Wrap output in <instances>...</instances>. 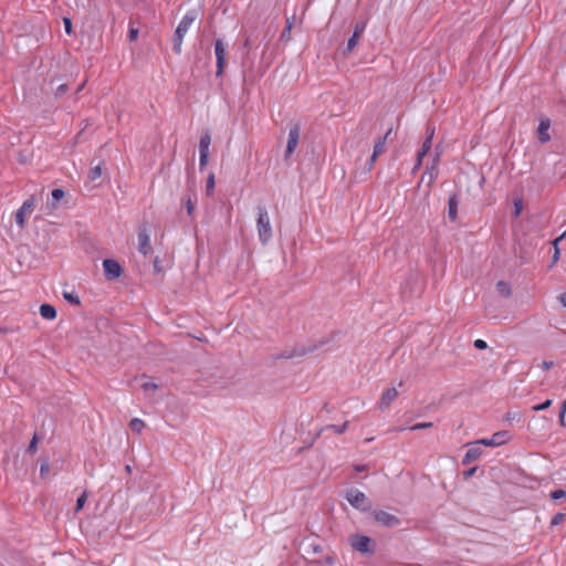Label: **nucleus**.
<instances>
[{
	"label": "nucleus",
	"mask_w": 566,
	"mask_h": 566,
	"mask_svg": "<svg viewBox=\"0 0 566 566\" xmlns=\"http://www.w3.org/2000/svg\"><path fill=\"white\" fill-rule=\"evenodd\" d=\"M256 230L260 242L265 245L273 235L270 216L265 207H258Z\"/></svg>",
	"instance_id": "nucleus-2"
},
{
	"label": "nucleus",
	"mask_w": 566,
	"mask_h": 566,
	"mask_svg": "<svg viewBox=\"0 0 566 566\" xmlns=\"http://www.w3.org/2000/svg\"><path fill=\"white\" fill-rule=\"evenodd\" d=\"M559 301H560V303L563 304V306H565V307H566V292H565V293H563V294H560V296H559Z\"/></svg>",
	"instance_id": "nucleus-47"
},
{
	"label": "nucleus",
	"mask_w": 566,
	"mask_h": 566,
	"mask_svg": "<svg viewBox=\"0 0 566 566\" xmlns=\"http://www.w3.org/2000/svg\"><path fill=\"white\" fill-rule=\"evenodd\" d=\"M129 428L137 433H140L145 428V422L139 418H134L129 422Z\"/></svg>",
	"instance_id": "nucleus-24"
},
{
	"label": "nucleus",
	"mask_w": 566,
	"mask_h": 566,
	"mask_svg": "<svg viewBox=\"0 0 566 566\" xmlns=\"http://www.w3.org/2000/svg\"><path fill=\"white\" fill-rule=\"evenodd\" d=\"M566 496V492L564 490H555L551 493V497L553 500H559Z\"/></svg>",
	"instance_id": "nucleus-37"
},
{
	"label": "nucleus",
	"mask_w": 566,
	"mask_h": 566,
	"mask_svg": "<svg viewBox=\"0 0 566 566\" xmlns=\"http://www.w3.org/2000/svg\"><path fill=\"white\" fill-rule=\"evenodd\" d=\"M64 191L62 189H54L52 191V203L51 208L55 209L59 205V202L64 198Z\"/></svg>",
	"instance_id": "nucleus-21"
},
{
	"label": "nucleus",
	"mask_w": 566,
	"mask_h": 566,
	"mask_svg": "<svg viewBox=\"0 0 566 566\" xmlns=\"http://www.w3.org/2000/svg\"><path fill=\"white\" fill-rule=\"evenodd\" d=\"M523 210V200L517 198L514 200V216L518 217Z\"/></svg>",
	"instance_id": "nucleus-31"
},
{
	"label": "nucleus",
	"mask_w": 566,
	"mask_h": 566,
	"mask_svg": "<svg viewBox=\"0 0 566 566\" xmlns=\"http://www.w3.org/2000/svg\"><path fill=\"white\" fill-rule=\"evenodd\" d=\"M208 158H209L208 154H199V168H200V170H203L205 167L207 166Z\"/></svg>",
	"instance_id": "nucleus-35"
},
{
	"label": "nucleus",
	"mask_w": 566,
	"mask_h": 566,
	"mask_svg": "<svg viewBox=\"0 0 566 566\" xmlns=\"http://www.w3.org/2000/svg\"><path fill=\"white\" fill-rule=\"evenodd\" d=\"M365 29H366V23L365 22L357 23L355 25L353 34L356 35V36H360L364 33Z\"/></svg>",
	"instance_id": "nucleus-33"
},
{
	"label": "nucleus",
	"mask_w": 566,
	"mask_h": 566,
	"mask_svg": "<svg viewBox=\"0 0 566 566\" xmlns=\"http://www.w3.org/2000/svg\"><path fill=\"white\" fill-rule=\"evenodd\" d=\"M512 438H513V436L511 434L510 431L502 430V431L495 432L491 438L480 439L479 443H482V446H484V447H493L494 448V447H500V446L507 443L509 441L512 440Z\"/></svg>",
	"instance_id": "nucleus-4"
},
{
	"label": "nucleus",
	"mask_w": 566,
	"mask_h": 566,
	"mask_svg": "<svg viewBox=\"0 0 566 566\" xmlns=\"http://www.w3.org/2000/svg\"><path fill=\"white\" fill-rule=\"evenodd\" d=\"M186 209H187V213L189 216H191L195 210V202L190 198L187 199V201H186Z\"/></svg>",
	"instance_id": "nucleus-40"
},
{
	"label": "nucleus",
	"mask_w": 566,
	"mask_h": 566,
	"mask_svg": "<svg viewBox=\"0 0 566 566\" xmlns=\"http://www.w3.org/2000/svg\"><path fill=\"white\" fill-rule=\"evenodd\" d=\"M64 297L71 302V303H74L76 305L80 304V298L78 296L74 295V294H71V293H64Z\"/></svg>",
	"instance_id": "nucleus-39"
},
{
	"label": "nucleus",
	"mask_w": 566,
	"mask_h": 566,
	"mask_svg": "<svg viewBox=\"0 0 566 566\" xmlns=\"http://www.w3.org/2000/svg\"><path fill=\"white\" fill-rule=\"evenodd\" d=\"M102 174H103L102 166L97 165V166L91 168V170L88 172V180L91 182H94L102 177Z\"/></svg>",
	"instance_id": "nucleus-22"
},
{
	"label": "nucleus",
	"mask_w": 566,
	"mask_h": 566,
	"mask_svg": "<svg viewBox=\"0 0 566 566\" xmlns=\"http://www.w3.org/2000/svg\"><path fill=\"white\" fill-rule=\"evenodd\" d=\"M29 449L30 450H35L36 449V438L35 437L31 441Z\"/></svg>",
	"instance_id": "nucleus-48"
},
{
	"label": "nucleus",
	"mask_w": 566,
	"mask_h": 566,
	"mask_svg": "<svg viewBox=\"0 0 566 566\" xmlns=\"http://www.w3.org/2000/svg\"><path fill=\"white\" fill-rule=\"evenodd\" d=\"M432 147V140L424 139L421 149L418 151L419 157H424Z\"/></svg>",
	"instance_id": "nucleus-26"
},
{
	"label": "nucleus",
	"mask_w": 566,
	"mask_h": 566,
	"mask_svg": "<svg viewBox=\"0 0 566 566\" xmlns=\"http://www.w3.org/2000/svg\"><path fill=\"white\" fill-rule=\"evenodd\" d=\"M347 427H348V422H344L343 424L327 426L326 429H332L334 432L340 434L347 429Z\"/></svg>",
	"instance_id": "nucleus-27"
},
{
	"label": "nucleus",
	"mask_w": 566,
	"mask_h": 566,
	"mask_svg": "<svg viewBox=\"0 0 566 566\" xmlns=\"http://www.w3.org/2000/svg\"><path fill=\"white\" fill-rule=\"evenodd\" d=\"M549 127L551 120L548 118L541 119L537 127V136L541 143H547L551 139Z\"/></svg>",
	"instance_id": "nucleus-15"
},
{
	"label": "nucleus",
	"mask_w": 566,
	"mask_h": 566,
	"mask_svg": "<svg viewBox=\"0 0 566 566\" xmlns=\"http://www.w3.org/2000/svg\"><path fill=\"white\" fill-rule=\"evenodd\" d=\"M391 134V128L388 129L386 135L384 137L378 138V140L375 143L373 155L370 157L369 163V169H371L374 163L376 161L377 157L382 154L385 150L387 137Z\"/></svg>",
	"instance_id": "nucleus-13"
},
{
	"label": "nucleus",
	"mask_w": 566,
	"mask_h": 566,
	"mask_svg": "<svg viewBox=\"0 0 566 566\" xmlns=\"http://www.w3.org/2000/svg\"><path fill=\"white\" fill-rule=\"evenodd\" d=\"M375 520L386 526H397L399 524V520L397 516L386 512V511H377L374 513Z\"/></svg>",
	"instance_id": "nucleus-11"
},
{
	"label": "nucleus",
	"mask_w": 566,
	"mask_h": 566,
	"mask_svg": "<svg viewBox=\"0 0 566 566\" xmlns=\"http://www.w3.org/2000/svg\"><path fill=\"white\" fill-rule=\"evenodd\" d=\"M562 517H563V515H562V514H560V515H557V516L553 520V522H552V523H553V524H557V523H558V521H559V518H562Z\"/></svg>",
	"instance_id": "nucleus-49"
},
{
	"label": "nucleus",
	"mask_w": 566,
	"mask_h": 566,
	"mask_svg": "<svg viewBox=\"0 0 566 566\" xmlns=\"http://www.w3.org/2000/svg\"><path fill=\"white\" fill-rule=\"evenodd\" d=\"M459 199L455 195L450 196L448 200V217L451 221L458 218Z\"/></svg>",
	"instance_id": "nucleus-16"
},
{
	"label": "nucleus",
	"mask_w": 566,
	"mask_h": 566,
	"mask_svg": "<svg viewBox=\"0 0 566 566\" xmlns=\"http://www.w3.org/2000/svg\"><path fill=\"white\" fill-rule=\"evenodd\" d=\"M137 38H138V29H136V28H130V29H129V32H128V39H129L130 41H135Z\"/></svg>",
	"instance_id": "nucleus-41"
},
{
	"label": "nucleus",
	"mask_w": 566,
	"mask_h": 566,
	"mask_svg": "<svg viewBox=\"0 0 566 566\" xmlns=\"http://www.w3.org/2000/svg\"><path fill=\"white\" fill-rule=\"evenodd\" d=\"M439 157H440V153H437L433 158L431 168L426 171V174L422 176V179L424 178L426 175H429V182H432L434 180V178L437 176L436 168L439 163Z\"/></svg>",
	"instance_id": "nucleus-20"
},
{
	"label": "nucleus",
	"mask_w": 566,
	"mask_h": 566,
	"mask_svg": "<svg viewBox=\"0 0 566 566\" xmlns=\"http://www.w3.org/2000/svg\"><path fill=\"white\" fill-rule=\"evenodd\" d=\"M431 427H432L431 422H419V423H416L412 427H410V430L415 431V430H421V429H427V428H431Z\"/></svg>",
	"instance_id": "nucleus-36"
},
{
	"label": "nucleus",
	"mask_w": 566,
	"mask_h": 566,
	"mask_svg": "<svg viewBox=\"0 0 566 566\" xmlns=\"http://www.w3.org/2000/svg\"><path fill=\"white\" fill-rule=\"evenodd\" d=\"M34 206H35V199L30 198V199L25 200L22 203V206L17 210L14 218H15L17 224L21 229L24 228L27 214H29L33 210Z\"/></svg>",
	"instance_id": "nucleus-7"
},
{
	"label": "nucleus",
	"mask_w": 566,
	"mask_h": 566,
	"mask_svg": "<svg viewBox=\"0 0 566 566\" xmlns=\"http://www.w3.org/2000/svg\"><path fill=\"white\" fill-rule=\"evenodd\" d=\"M468 446H469V449L467 450V452L463 457V460H462V463L464 465H468V464L474 462L483 453V450L481 448L482 443H479V440H476L475 442L469 443Z\"/></svg>",
	"instance_id": "nucleus-9"
},
{
	"label": "nucleus",
	"mask_w": 566,
	"mask_h": 566,
	"mask_svg": "<svg viewBox=\"0 0 566 566\" xmlns=\"http://www.w3.org/2000/svg\"><path fill=\"white\" fill-rule=\"evenodd\" d=\"M64 30L67 34L72 33V20L67 17L63 18Z\"/></svg>",
	"instance_id": "nucleus-38"
},
{
	"label": "nucleus",
	"mask_w": 566,
	"mask_h": 566,
	"mask_svg": "<svg viewBox=\"0 0 566 566\" xmlns=\"http://www.w3.org/2000/svg\"><path fill=\"white\" fill-rule=\"evenodd\" d=\"M496 290L504 297H509L511 295V287H510L509 283H506L504 281L497 282Z\"/></svg>",
	"instance_id": "nucleus-23"
},
{
	"label": "nucleus",
	"mask_w": 566,
	"mask_h": 566,
	"mask_svg": "<svg viewBox=\"0 0 566 566\" xmlns=\"http://www.w3.org/2000/svg\"><path fill=\"white\" fill-rule=\"evenodd\" d=\"M434 136V127H428L427 128V137L426 139L432 140Z\"/></svg>",
	"instance_id": "nucleus-44"
},
{
	"label": "nucleus",
	"mask_w": 566,
	"mask_h": 566,
	"mask_svg": "<svg viewBox=\"0 0 566 566\" xmlns=\"http://www.w3.org/2000/svg\"><path fill=\"white\" fill-rule=\"evenodd\" d=\"M552 406V400L551 399H547L545 400L543 403L541 405H536V406H533V410L534 411H543V410H546L548 409L549 407Z\"/></svg>",
	"instance_id": "nucleus-32"
},
{
	"label": "nucleus",
	"mask_w": 566,
	"mask_h": 566,
	"mask_svg": "<svg viewBox=\"0 0 566 566\" xmlns=\"http://www.w3.org/2000/svg\"><path fill=\"white\" fill-rule=\"evenodd\" d=\"M86 493L84 492L76 501V507H75V511L78 512L80 510H82L84 507V504L86 502Z\"/></svg>",
	"instance_id": "nucleus-34"
},
{
	"label": "nucleus",
	"mask_w": 566,
	"mask_h": 566,
	"mask_svg": "<svg viewBox=\"0 0 566 566\" xmlns=\"http://www.w3.org/2000/svg\"><path fill=\"white\" fill-rule=\"evenodd\" d=\"M397 397H398V390L395 387L388 388L387 390H385L384 394L381 395L379 402H378L379 409H381V410L387 409Z\"/></svg>",
	"instance_id": "nucleus-14"
},
{
	"label": "nucleus",
	"mask_w": 566,
	"mask_h": 566,
	"mask_svg": "<svg viewBox=\"0 0 566 566\" xmlns=\"http://www.w3.org/2000/svg\"><path fill=\"white\" fill-rule=\"evenodd\" d=\"M211 144V137L208 132L203 133L199 140V154H208Z\"/></svg>",
	"instance_id": "nucleus-18"
},
{
	"label": "nucleus",
	"mask_w": 566,
	"mask_h": 566,
	"mask_svg": "<svg viewBox=\"0 0 566 566\" xmlns=\"http://www.w3.org/2000/svg\"><path fill=\"white\" fill-rule=\"evenodd\" d=\"M293 28V23L290 19L286 20V25L282 32V39L290 40L291 30Z\"/></svg>",
	"instance_id": "nucleus-29"
},
{
	"label": "nucleus",
	"mask_w": 566,
	"mask_h": 566,
	"mask_svg": "<svg viewBox=\"0 0 566 566\" xmlns=\"http://www.w3.org/2000/svg\"><path fill=\"white\" fill-rule=\"evenodd\" d=\"M566 237V231L559 235L558 238H556L554 241H553V247H554V254H553V258H552V265H554L558 260H559V255H560V250L558 248V243Z\"/></svg>",
	"instance_id": "nucleus-19"
},
{
	"label": "nucleus",
	"mask_w": 566,
	"mask_h": 566,
	"mask_svg": "<svg viewBox=\"0 0 566 566\" xmlns=\"http://www.w3.org/2000/svg\"><path fill=\"white\" fill-rule=\"evenodd\" d=\"M214 186H216V181H214V175L213 174H210L207 178V185H206V188H207V193L210 195L213 189H214Z\"/></svg>",
	"instance_id": "nucleus-28"
},
{
	"label": "nucleus",
	"mask_w": 566,
	"mask_h": 566,
	"mask_svg": "<svg viewBox=\"0 0 566 566\" xmlns=\"http://www.w3.org/2000/svg\"><path fill=\"white\" fill-rule=\"evenodd\" d=\"M474 347L478 349H485L488 347V344L483 339H476L474 340Z\"/></svg>",
	"instance_id": "nucleus-42"
},
{
	"label": "nucleus",
	"mask_w": 566,
	"mask_h": 566,
	"mask_svg": "<svg viewBox=\"0 0 566 566\" xmlns=\"http://www.w3.org/2000/svg\"><path fill=\"white\" fill-rule=\"evenodd\" d=\"M138 251L145 256L151 252L150 237L146 230L138 232Z\"/></svg>",
	"instance_id": "nucleus-12"
},
{
	"label": "nucleus",
	"mask_w": 566,
	"mask_h": 566,
	"mask_svg": "<svg viewBox=\"0 0 566 566\" xmlns=\"http://www.w3.org/2000/svg\"><path fill=\"white\" fill-rule=\"evenodd\" d=\"M514 418H515V416H511L510 413L507 415V420H512Z\"/></svg>",
	"instance_id": "nucleus-52"
},
{
	"label": "nucleus",
	"mask_w": 566,
	"mask_h": 566,
	"mask_svg": "<svg viewBox=\"0 0 566 566\" xmlns=\"http://www.w3.org/2000/svg\"><path fill=\"white\" fill-rule=\"evenodd\" d=\"M40 315L44 318V319H49V321H52L56 317V310L54 306L50 305V304H42L40 306Z\"/></svg>",
	"instance_id": "nucleus-17"
},
{
	"label": "nucleus",
	"mask_w": 566,
	"mask_h": 566,
	"mask_svg": "<svg viewBox=\"0 0 566 566\" xmlns=\"http://www.w3.org/2000/svg\"><path fill=\"white\" fill-rule=\"evenodd\" d=\"M46 469H48V465H41V472L46 471Z\"/></svg>",
	"instance_id": "nucleus-51"
},
{
	"label": "nucleus",
	"mask_w": 566,
	"mask_h": 566,
	"mask_svg": "<svg viewBox=\"0 0 566 566\" xmlns=\"http://www.w3.org/2000/svg\"><path fill=\"white\" fill-rule=\"evenodd\" d=\"M63 90H64V85H61V86L59 87V91H63Z\"/></svg>",
	"instance_id": "nucleus-54"
},
{
	"label": "nucleus",
	"mask_w": 566,
	"mask_h": 566,
	"mask_svg": "<svg viewBox=\"0 0 566 566\" xmlns=\"http://www.w3.org/2000/svg\"><path fill=\"white\" fill-rule=\"evenodd\" d=\"M422 160H423V157H419V155L417 154V160H416L415 167L412 169V172H416L421 167Z\"/></svg>",
	"instance_id": "nucleus-43"
},
{
	"label": "nucleus",
	"mask_w": 566,
	"mask_h": 566,
	"mask_svg": "<svg viewBox=\"0 0 566 566\" xmlns=\"http://www.w3.org/2000/svg\"><path fill=\"white\" fill-rule=\"evenodd\" d=\"M349 543H350L352 547L357 552H360L364 554L371 552V548H370L371 539L368 536L354 535L350 537Z\"/></svg>",
	"instance_id": "nucleus-8"
},
{
	"label": "nucleus",
	"mask_w": 566,
	"mask_h": 566,
	"mask_svg": "<svg viewBox=\"0 0 566 566\" xmlns=\"http://www.w3.org/2000/svg\"><path fill=\"white\" fill-rule=\"evenodd\" d=\"M298 139H300V127L297 125H294L293 127L290 128V132H289V139H287V145H286V149H285V158H289L293 153L294 150L296 149L297 145H298Z\"/></svg>",
	"instance_id": "nucleus-10"
},
{
	"label": "nucleus",
	"mask_w": 566,
	"mask_h": 566,
	"mask_svg": "<svg viewBox=\"0 0 566 566\" xmlns=\"http://www.w3.org/2000/svg\"><path fill=\"white\" fill-rule=\"evenodd\" d=\"M562 408H564V411H566V400L563 402Z\"/></svg>",
	"instance_id": "nucleus-53"
},
{
	"label": "nucleus",
	"mask_w": 566,
	"mask_h": 566,
	"mask_svg": "<svg viewBox=\"0 0 566 566\" xmlns=\"http://www.w3.org/2000/svg\"><path fill=\"white\" fill-rule=\"evenodd\" d=\"M346 500L357 510L366 512L371 509V502L367 499L364 492L357 489L348 490L346 492Z\"/></svg>",
	"instance_id": "nucleus-3"
},
{
	"label": "nucleus",
	"mask_w": 566,
	"mask_h": 566,
	"mask_svg": "<svg viewBox=\"0 0 566 566\" xmlns=\"http://www.w3.org/2000/svg\"><path fill=\"white\" fill-rule=\"evenodd\" d=\"M552 366H553V361L544 360V361L542 363V368H543L544 370H548Z\"/></svg>",
	"instance_id": "nucleus-46"
},
{
	"label": "nucleus",
	"mask_w": 566,
	"mask_h": 566,
	"mask_svg": "<svg viewBox=\"0 0 566 566\" xmlns=\"http://www.w3.org/2000/svg\"><path fill=\"white\" fill-rule=\"evenodd\" d=\"M140 387L146 392H154L157 389V384L151 380L144 379Z\"/></svg>",
	"instance_id": "nucleus-25"
},
{
	"label": "nucleus",
	"mask_w": 566,
	"mask_h": 566,
	"mask_svg": "<svg viewBox=\"0 0 566 566\" xmlns=\"http://www.w3.org/2000/svg\"><path fill=\"white\" fill-rule=\"evenodd\" d=\"M474 472H475V468L471 469V470L468 472V475H472Z\"/></svg>",
	"instance_id": "nucleus-50"
},
{
	"label": "nucleus",
	"mask_w": 566,
	"mask_h": 566,
	"mask_svg": "<svg viewBox=\"0 0 566 566\" xmlns=\"http://www.w3.org/2000/svg\"><path fill=\"white\" fill-rule=\"evenodd\" d=\"M197 15L198 14H197L196 10H190V11L186 12V14L182 17L179 24L177 25V29H176L175 35H174V43H172V50L176 53L179 54L181 52L184 38L187 34V32L189 31L192 23L196 21Z\"/></svg>",
	"instance_id": "nucleus-1"
},
{
	"label": "nucleus",
	"mask_w": 566,
	"mask_h": 566,
	"mask_svg": "<svg viewBox=\"0 0 566 566\" xmlns=\"http://www.w3.org/2000/svg\"><path fill=\"white\" fill-rule=\"evenodd\" d=\"M359 38L360 36H356V35H352L349 39H348V42H347V48H346V51L347 52H350L357 44H358V41H359Z\"/></svg>",
	"instance_id": "nucleus-30"
},
{
	"label": "nucleus",
	"mask_w": 566,
	"mask_h": 566,
	"mask_svg": "<svg viewBox=\"0 0 566 566\" xmlns=\"http://www.w3.org/2000/svg\"><path fill=\"white\" fill-rule=\"evenodd\" d=\"M103 270L105 277L111 281L118 279L123 273L120 264L113 259H105L103 261Z\"/></svg>",
	"instance_id": "nucleus-6"
},
{
	"label": "nucleus",
	"mask_w": 566,
	"mask_h": 566,
	"mask_svg": "<svg viewBox=\"0 0 566 566\" xmlns=\"http://www.w3.org/2000/svg\"><path fill=\"white\" fill-rule=\"evenodd\" d=\"M226 52L227 46L221 39H217L214 42V54L217 60V75L220 76L223 73L226 65Z\"/></svg>",
	"instance_id": "nucleus-5"
},
{
	"label": "nucleus",
	"mask_w": 566,
	"mask_h": 566,
	"mask_svg": "<svg viewBox=\"0 0 566 566\" xmlns=\"http://www.w3.org/2000/svg\"><path fill=\"white\" fill-rule=\"evenodd\" d=\"M565 415H566V411H564V408H562L560 412H559V423L562 426L565 424Z\"/></svg>",
	"instance_id": "nucleus-45"
}]
</instances>
